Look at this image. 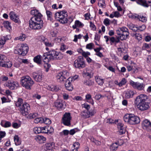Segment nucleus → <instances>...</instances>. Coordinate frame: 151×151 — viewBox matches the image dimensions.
I'll return each mask as SVG.
<instances>
[{
	"label": "nucleus",
	"instance_id": "obj_56",
	"mask_svg": "<svg viewBox=\"0 0 151 151\" xmlns=\"http://www.w3.org/2000/svg\"><path fill=\"white\" fill-rule=\"evenodd\" d=\"M134 53L136 56H137L140 55L141 54V52L140 50H139L138 49H137L134 51Z\"/></svg>",
	"mask_w": 151,
	"mask_h": 151
},
{
	"label": "nucleus",
	"instance_id": "obj_52",
	"mask_svg": "<svg viewBox=\"0 0 151 151\" xmlns=\"http://www.w3.org/2000/svg\"><path fill=\"white\" fill-rule=\"evenodd\" d=\"M57 55L55 59L60 60L63 58V55L62 53L60 52H57Z\"/></svg>",
	"mask_w": 151,
	"mask_h": 151
},
{
	"label": "nucleus",
	"instance_id": "obj_4",
	"mask_svg": "<svg viewBox=\"0 0 151 151\" xmlns=\"http://www.w3.org/2000/svg\"><path fill=\"white\" fill-rule=\"evenodd\" d=\"M124 121L130 124H139L140 122L139 117L133 114H127L123 117Z\"/></svg>",
	"mask_w": 151,
	"mask_h": 151
},
{
	"label": "nucleus",
	"instance_id": "obj_12",
	"mask_svg": "<svg viewBox=\"0 0 151 151\" xmlns=\"http://www.w3.org/2000/svg\"><path fill=\"white\" fill-rule=\"evenodd\" d=\"M30 109L29 105L27 103L23 104L19 109V110L23 115H27Z\"/></svg>",
	"mask_w": 151,
	"mask_h": 151
},
{
	"label": "nucleus",
	"instance_id": "obj_22",
	"mask_svg": "<svg viewBox=\"0 0 151 151\" xmlns=\"http://www.w3.org/2000/svg\"><path fill=\"white\" fill-rule=\"evenodd\" d=\"M63 101L60 100H57L55 103V106L58 109L63 107Z\"/></svg>",
	"mask_w": 151,
	"mask_h": 151
},
{
	"label": "nucleus",
	"instance_id": "obj_38",
	"mask_svg": "<svg viewBox=\"0 0 151 151\" xmlns=\"http://www.w3.org/2000/svg\"><path fill=\"white\" fill-rule=\"evenodd\" d=\"M26 36L24 34H22L21 35L18 37L15 38L17 40H19L21 41L24 40L26 38Z\"/></svg>",
	"mask_w": 151,
	"mask_h": 151
},
{
	"label": "nucleus",
	"instance_id": "obj_45",
	"mask_svg": "<svg viewBox=\"0 0 151 151\" xmlns=\"http://www.w3.org/2000/svg\"><path fill=\"white\" fill-rule=\"evenodd\" d=\"M94 45L92 43H91L87 44L86 46V48L87 49L91 50L94 47Z\"/></svg>",
	"mask_w": 151,
	"mask_h": 151
},
{
	"label": "nucleus",
	"instance_id": "obj_60",
	"mask_svg": "<svg viewBox=\"0 0 151 151\" xmlns=\"http://www.w3.org/2000/svg\"><path fill=\"white\" fill-rule=\"evenodd\" d=\"M110 20L108 18H106L104 22V24L106 26H108L110 24Z\"/></svg>",
	"mask_w": 151,
	"mask_h": 151
},
{
	"label": "nucleus",
	"instance_id": "obj_53",
	"mask_svg": "<svg viewBox=\"0 0 151 151\" xmlns=\"http://www.w3.org/2000/svg\"><path fill=\"white\" fill-rule=\"evenodd\" d=\"M126 80L124 78H123L121 81L119 82V86H122L124 85L126 83Z\"/></svg>",
	"mask_w": 151,
	"mask_h": 151
},
{
	"label": "nucleus",
	"instance_id": "obj_46",
	"mask_svg": "<svg viewBox=\"0 0 151 151\" xmlns=\"http://www.w3.org/2000/svg\"><path fill=\"white\" fill-rule=\"evenodd\" d=\"M3 25L4 27L7 29H8L9 28H11V26L10 23L8 21L4 22L3 23Z\"/></svg>",
	"mask_w": 151,
	"mask_h": 151
},
{
	"label": "nucleus",
	"instance_id": "obj_40",
	"mask_svg": "<svg viewBox=\"0 0 151 151\" xmlns=\"http://www.w3.org/2000/svg\"><path fill=\"white\" fill-rule=\"evenodd\" d=\"M93 82L91 80H88L85 81L83 83L85 85L91 86L93 84Z\"/></svg>",
	"mask_w": 151,
	"mask_h": 151
},
{
	"label": "nucleus",
	"instance_id": "obj_48",
	"mask_svg": "<svg viewBox=\"0 0 151 151\" xmlns=\"http://www.w3.org/2000/svg\"><path fill=\"white\" fill-rule=\"evenodd\" d=\"M43 120L42 123H44L45 124H49L51 123V121L49 118H43Z\"/></svg>",
	"mask_w": 151,
	"mask_h": 151
},
{
	"label": "nucleus",
	"instance_id": "obj_30",
	"mask_svg": "<svg viewBox=\"0 0 151 151\" xmlns=\"http://www.w3.org/2000/svg\"><path fill=\"white\" fill-rule=\"evenodd\" d=\"M142 49L143 50H146L148 53L151 52V50L150 48V45L147 43H144L142 47Z\"/></svg>",
	"mask_w": 151,
	"mask_h": 151
},
{
	"label": "nucleus",
	"instance_id": "obj_55",
	"mask_svg": "<svg viewBox=\"0 0 151 151\" xmlns=\"http://www.w3.org/2000/svg\"><path fill=\"white\" fill-rule=\"evenodd\" d=\"M65 20L66 21V23H70L73 21V17L71 16L69 17H68V19L67 18V17H66V19Z\"/></svg>",
	"mask_w": 151,
	"mask_h": 151
},
{
	"label": "nucleus",
	"instance_id": "obj_26",
	"mask_svg": "<svg viewBox=\"0 0 151 151\" xmlns=\"http://www.w3.org/2000/svg\"><path fill=\"white\" fill-rule=\"evenodd\" d=\"M122 10H118L119 12L115 11L113 12L111 14L109 17L111 18H113L114 17H118L121 16L120 13L122 12Z\"/></svg>",
	"mask_w": 151,
	"mask_h": 151
},
{
	"label": "nucleus",
	"instance_id": "obj_54",
	"mask_svg": "<svg viewBox=\"0 0 151 151\" xmlns=\"http://www.w3.org/2000/svg\"><path fill=\"white\" fill-rule=\"evenodd\" d=\"M46 130H47V133H51L53 132L54 130L53 128L51 126H47Z\"/></svg>",
	"mask_w": 151,
	"mask_h": 151
},
{
	"label": "nucleus",
	"instance_id": "obj_41",
	"mask_svg": "<svg viewBox=\"0 0 151 151\" xmlns=\"http://www.w3.org/2000/svg\"><path fill=\"white\" fill-rule=\"evenodd\" d=\"M23 100L21 98H19L17 101L16 103V106L17 107H20L22 106L21 104H22Z\"/></svg>",
	"mask_w": 151,
	"mask_h": 151
},
{
	"label": "nucleus",
	"instance_id": "obj_24",
	"mask_svg": "<svg viewBox=\"0 0 151 151\" xmlns=\"http://www.w3.org/2000/svg\"><path fill=\"white\" fill-rule=\"evenodd\" d=\"M42 58L43 60L42 56L40 55H37L33 59L34 61L38 65L41 64L42 63L41 59Z\"/></svg>",
	"mask_w": 151,
	"mask_h": 151
},
{
	"label": "nucleus",
	"instance_id": "obj_11",
	"mask_svg": "<svg viewBox=\"0 0 151 151\" xmlns=\"http://www.w3.org/2000/svg\"><path fill=\"white\" fill-rule=\"evenodd\" d=\"M130 85L134 89H137L139 91L143 90L145 85L142 83H139L138 82H135L132 81H130Z\"/></svg>",
	"mask_w": 151,
	"mask_h": 151
},
{
	"label": "nucleus",
	"instance_id": "obj_33",
	"mask_svg": "<svg viewBox=\"0 0 151 151\" xmlns=\"http://www.w3.org/2000/svg\"><path fill=\"white\" fill-rule=\"evenodd\" d=\"M48 89L52 91H57L58 90V88L55 85H51L48 86Z\"/></svg>",
	"mask_w": 151,
	"mask_h": 151
},
{
	"label": "nucleus",
	"instance_id": "obj_1",
	"mask_svg": "<svg viewBox=\"0 0 151 151\" xmlns=\"http://www.w3.org/2000/svg\"><path fill=\"white\" fill-rule=\"evenodd\" d=\"M149 101L148 96L144 94H141L136 97L134 102L139 110L144 111L150 108Z\"/></svg>",
	"mask_w": 151,
	"mask_h": 151
},
{
	"label": "nucleus",
	"instance_id": "obj_31",
	"mask_svg": "<svg viewBox=\"0 0 151 151\" xmlns=\"http://www.w3.org/2000/svg\"><path fill=\"white\" fill-rule=\"evenodd\" d=\"M11 124L10 122L6 121H2L1 123V126L6 128L10 127Z\"/></svg>",
	"mask_w": 151,
	"mask_h": 151
},
{
	"label": "nucleus",
	"instance_id": "obj_16",
	"mask_svg": "<svg viewBox=\"0 0 151 151\" xmlns=\"http://www.w3.org/2000/svg\"><path fill=\"white\" fill-rule=\"evenodd\" d=\"M95 113L96 112L94 111L91 112L83 111L81 112V115L84 118H87L93 116Z\"/></svg>",
	"mask_w": 151,
	"mask_h": 151
},
{
	"label": "nucleus",
	"instance_id": "obj_27",
	"mask_svg": "<svg viewBox=\"0 0 151 151\" xmlns=\"http://www.w3.org/2000/svg\"><path fill=\"white\" fill-rule=\"evenodd\" d=\"M85 99L86 101L91 104L93 105L94 102L92 98L91 95L90 94H87L85 96Z\"/></svg>",
	"mask_w": 151,
	"mask_h": 151
},
{
	"label": "nucleus",
	"instance_id": "obj_29",
	"mask_svg": "<svg viewBox=\"0 0 151 151\" xmlns=\"http://www.w3.org/2000/svg\"><path fill=\"white\" fill-rule=\"evenodd\" d=\"M119 145H121L119 143V141L113 143L111 145L110 149L112 150H116L117 149Z\"/></svg>",
	"mask_w": 151,
	"mask_h": 151
},
{
	"label": "nucleus",
	"instance_id": "obj_7",
	"mask_svg": "<svg viewBox=\"0 0 151 151\" xmlns=\"http://www.w3.org/2000/svg\"><path fill=\"white\" fill-rule=\"evenodd\" d=\"M12 65L11 61L4 55H0V66L7 68H10Z\"/></svg>",
	"mask_w": 151,
	"mask_h": 151
},
{
	"label": "nucleus",
	"instance_id": "obj_10",
	"mask_svg": "<svg viewBox=\"0 0 151 151\" xmlns=\"http://www.w3.org/2000/svg\"><path fill=\"white\" fill-rule=\"evenodd\" d=\"M72 117L69 112H65L62 118L63 123L65 125L69 126L70 125Z\"/></svg>",
	"mask_w": 151,
	"mask_h": 151
},
{
	"label": "nucleus",
	"instance_id": "obj_44",
	"mask_svg": "<svg viewBox=\"0 0 151 151\" xmlns=\"http://www.w3.org/2000/svg\"><path fill=\"white\" fill-rule=\"evenodd\" d=\"M43 120V118H36L35 119L34 122L35 123H42Z\"/></svg>",
	"mask_w": 151,
	"mask_h": 151
},
{
	"label": "nucleus",
	"instance_id": "obj_36",
	"mask_svg": "<svg viewBox=\"0 0 151 151\" xmlns=\"http://www.w3.org/2000/svg\"><path fill=\"white\" fill-rule=\"evenodd\" d=\"M95 80L96 83L99 85H102L104 82V81L103 79L101 78L100 77H95Z\"/></svg>",
	"mask_w": 151,
	"mask_h": 151
},
{
	"label": "nucleus",
	"instance_id": "obj_28",
	"mask_svg": "<svg viewBox=\"0 0 151 151\" xmlns=\"http://www.w3.org/2000/svg\"><path fill=\"white\" fill-rule=\"evenodd\" d=\"M42 42L46 46L48 47H52L54 45L53 43H51L48 41V40L44 37L42 39Z\"/></svg>",
	"mask_w": 151,
	"mask_h": 151
},
{
	"label": "nucleus",
	"instance_id": "obj_25",
	"mask_svg": "<svg viewBox=\"0 0 151 151\" xmlns=\"http://www.w3.org/2000/svg\"><path fill=\"white\" fill-rule=\"evenodd\" d=\"M30 13L32 15H34V17H36L37 18H40L41 19L42 15L40 12H39L38 10H31Z\"/></svg>",
	"mask_w": 151,
	"mask_h": 151
},
{
	"label": "nucleus",
	"instance_id": "obj_23",
	"mask_svg": "<svg viewBox=\"0 0 151 151\" xmlns=\"http://www.w3.org/2000/svg\"><path fill=\"white\" fill-rule=\"evenodd\" d=\"M33 77L34 79L37 81H41L42 79V75L36 73H33Z\"/></svg>",
	"mask_w": 151,
	"mask_h": 151
},
{
	"label": "nucleus",
	"instance_id": "obj_21",
	"mask_svg": "<svg viewBox=\"0 0 151 151\" xmlns=\"http://www.w3.org/2000/svg\"><path fill=\"white\" fill-rule=\"evenodd\" d=\"M124 96L126 99H129L133 97L134 92L132 90H127L125 91L124 94Z\"/></svg>",
	"mask_w": 151,
	"mask_h": 151
},
{
	"label": "nucleus",
	"instance_id": "obj_9",
	"mask_svg": "<svg viewBox=\"0 0 151 151\" xmlns=\"http://www.w3.org/2000/svg\"><path fill=\"white\" fill-rule=\"evenodd\" d=\"M68 76V73L65 70L58 73L56 76V78L58 82H62L65 80Z\"/></svg>",
	"mask_w": 151,
	"mask_h": 151
},
{
	"label": "nucleus",
	"instance_id": "obj_2",
	"mask_svg": "<svg viewBox=\"0 0 151 151\" xmlns=\"http://www.w3.org/2000/svg\"><path fill=\"white\" fill-rule=\"evenodd\" d=\"M57 52L54 50H52L48 52L44 53L43 54V61L45 63L44 66L45 68L46 72L48 71L50 66V65L48 64V63L50 60L55 59L57 55Z\"/></svg>",
	"mask_w": 151,
	"mask_h": 151
},
{
	"label": "nucleus",
	"instance_id": "obj_59",
	"mask_svg": "<svg viewBox=\"0 0 151 151\" xmlns=\"http://www.w3.org/2000/svg\"><path fill=\"white\" fill-rule=\"evenodd\" d=\"M82 37V35L81 34H79L78 35H75L74 36V39L73 40V41L75 42L77 41V40L78 39H81Z\"/></svg>",
	"mask_w": 151,
	"mask_h": 151
},
{
	"label": "nucleus",
	"instance_id": "obj_17",
	"mask_svg": "<svg viewBox=\"0 0 151 151\" xmlns=\"http://www.w3.org/2000/svg\"><path fill=\"white\" fill-rule=\"evenodd\" d=\"M9 16L11 19L14 21L15 22L19 23L20 22L18 16L13 11L10 12Z\"/></svg>",
	"mask_w": 151,
	"mask_h": 151
},
{
	"label": "nucleus",
	"instance_id": "obj_15",
	"mask_svg": "<svg viewBox=\"0 0 151 151\" xmlns=\"http://www.w3.org/2000/svg\"><path fill=\"white\" fill-rule=\"evenodd\" d=\"M6 84L7 86L12 90L16 88L19 85L18 83L16 81H9Z\"/></svg>",
	"mask_w": 151,
	"mask_h": 151
},
{
	"label": "nucleus",
	"instance_id": "obj_3",
	"mask_svg": "<svg viewBox=\"0 0 151 151\" xmlns=\"http://www.w3.org/2000/svg\"><path fill=\"white\" fill-rule=\"evenodd\" d=\"M43 22L40 18L33 17L31 18L29 21L30 27L33 29L39 30L43 26Z\"/></svg>",
	"mask_w": 151,
	"mask_h": 151
},
{
	"label": "nucleus",
	"instance_id": "obj_43",
	"mask_svg": "<svg viewBox=\"0 0 151 151\" xmlns=\"http://www.w3.org/2000/svg\"><path fill=\"white\" fill-rule=\"evenodd\" d=\"M34 131L36 134L41 133L42 132L41 128L40 127H35L34 129Z\"/></svg>",
	"mask_w": 151,
	"mask_h": 151
},
{
	"label": "nucleus",
	"instance_id": "obj_34",
	"mask_svg": "<svg viewBox=\"0 0 151 151\" xmlns=\"http://www.w3.org/2000/svg\"><path fill=\"white\" fill-rule=\"evenodd\" d=\"M120 30V28L116 30V33L119 35V37L122 40H125V37L123 35V34H122Z\"/></svg>",
	"mask_w": 151,
	"mask_h": 151
},
{
	"label": "nucleus",
	"instance_id": "obj_42",
	"mask_svg": "<svg viewBox=\"0 0 151 151\" xmlns=\"http://www.w3.org/2000/svg\"><path fill=\"white\" fill-rule=\"evenodd\" d=\"M46 13L47 17L48 19L51 21L52 19V13L49 10H47Z\"/></svg>",
	"mask_w": 151,
	"mask_h": 151
},
{
	"label": "nucleus",
	"instance_id": "obj_51",
	"mask_svg": "<svg viewBox=\"0 0 151 151\" xmlns=\"http://www.w3.org/2000/svg\"><path fill=\"white\" fill-rule=\"evenodd\" d=\"M75 23L77 27H81L84 26L83 24L78 20L76 21Z\"/></svg>",
	"mask_w": 151,
	"mask_h": 151
},
{
	"label": "nucleus",
	"instance_id": "obj_63",
	"mask_svg": "<svg viewBox=\"0 0 151 151\" xmlns=\"http://www.w3.org/2000/svg\"><path fill=\"white\" fill-rule=\"evenodd\" d=\"M45 145L47 148L50 147H53L54 146V143L53 142L48 143L45 144Z\"/></svg>",
	"mask_w": 151,
	"mask_h": 151
},
{
	"label": "nucleus",
	"instance_id": "obj_6",
	"mask_svg": "<svg viewBox=\"0 0 151 151\" xmlns=\"http://www.w3.org/2000/svg\"><path fill=\"white\" fill-rule=\"evenodd\" d=\"M29 47L27 44L18 45L15 49L14 52L15 54L24 56L27 53Z\"/></svg>",
	"mask_w": 151,
	"mask_h": 151
},
{
	"label": "nucleus",
	"instance_id": "obj_61",
	"mask_svg": "<svg viewBox=\"0 0 151 151\" xmlns=\"http://www.w3.org/2000/svg\"><path fill=\"white\" fill-rule=\"evenodd\" d=\"M71 81H72V79L71 77H69L66 81L65 85H67L68 86L69 85H71Z\"/></svg>",
	"mask_w": 151,
	"mask_h": 151
},
{
	"label": "nucleus",
	"instance_id": "obj_47",
	"mask_svg": "<svg viewBox=\"0 0 151 151\" xmlns=\"http://www.w3.org/2000/svg\"><path fill=\"white\" fill-rule=\"evenodd\" d=\"M7 40L6 37H3L0 38V45H4L6 41V40Z\"/></svg>",
	"mask_w": 151,
	"mask_h": 151
},
{
	"label": "nucleus",
	"instance_id": "obj_8",
	"mask_svg": "<svg viewBox=\"0 0 151 151\" xmlns=\"http://www.w3.org/2000/svg\"><path fill=\"white\" fill-rule=\"evenodd\" d=\"M56 17L59 19V21L62 24H65L66 21L65 20L66 17L68 16L67 12L65 10H63L60 12L56 13L55 14Z\"/></svg>",
	"mask_w": 151,
	"mask_h": 151
},
{
	"label": "nucleus",
	"instance_id": "obj_50",
	"mask_svg": "<svg viewBox=\"0 0 151 151\" xmlns=\"http://www.w3.org/2000/svg\"><path fill=\"white\" fill-rule=\"evenodd\" d=\"M98 5L102 8H104L105 6V0H100L98 1Z\"/></svg>",
	"mask_w": 151,
	"mask_h": 151
},
{
	"label": "nucleus",
	"instance_id": "obj_49",
	"mask_svg": "<svg viewBox=\"0 0 151 151\" xmlns=\"http://www.w3.org/2000/svg\"><path fill=\"white\" fill-rule=\"evenodd\" d=\"M81 54L85 58H87L88 55H90V52H85L84 51L82 50H81Z\"/></svg>",
	"mask_w": 151,
	"mask_h": 151
},
{
	"label": "nucleus",
	"instance_id": "obj_13",
	"mask_svg": "<svg viewBox=\"0 0 151 151\" xmlns=\"http://www.w3.org/2000/svg\"><path fill=\"white\" fill-rule=\"evenodd\" d=\"M74 65L76 68H82L85 67V64L82 57H79L74 62Z\"/></svg>",
	"mask_w": 151,
	"mask_h": 151
},
{
	"label": "nucleus",
	"instance_id": "obj_14",
	"mask_svg": "<svg viewBox=\"0 0 151 151\" xmlns=\"http://www.w3.org/2000/svg\"><path fill=\"white\" fill-rule=\"evenodd\" d=\"M142 126L143 129L148 131H151V122L148 120H144L142 122Z\"/></svg>",
	"mask_w": 151,
	"mask_h": 151
},
{
	"label": "nucleus",
	"instance_id": "obj_18",
	"mask_svg": "<svg viewBox=\"0 0 151 151\" xmlns=\"http://www.w3.org/2000/svg\"><path fill=\"white\" fill-rule=\"evenodd\" d=\"M35 140L39 144H42L45 142L46 138L43 136L37 135L34 137Z\"/></svg>",
	"mask_w": 151,
	"mask_h": 151
},
{
	"label": "nucleus",
	"instance_id": "obj_32",
	"mask_svg": "<svg viewBox=\"0 0 151 151\" xmlns=\"http://www.w3.org/2000/svg\"><path fill=\"white\" fill-rule=\"evenodd\" d=\"M14 138L15 144L16 145H18L21 144V141L18 135H15L14 137Z\"/></svg>",
	"mask_w": 151,
	"mask_h": 151
},
{
	"label": "nucleus",
	"instance_id": "obj_35",
	"mask_svg": "<svg viewBox=\"0 0 151 151\" xmlns=\"http://www.w3.org/2000/svg\"><path fill=\"white\" fill-rule=\"evenodd\" d=\"M137 19L142 22H145L147 21V18L146 17L142 15H139Z\"/></svg>",
	"mask_w": 151,
	"mask_h": 151
},
{
	"label": "nucleus",
	"instance_id": "obj_20",
	"mask_svg": "<svg viewBox=\"0 0 151 151\" xmlns=\"http://www.w3.org/2000/svg\"><path fill=\"white\" fill-rule=\"evenodd\" d=\"M123 126V124L122 123H119L117 124V128L118 129V132L119 134H123L125 132V129Z\"/></svg>",
	"mask_w": 151,
	"mask_h": 151
},
{
	"label": "nucleus",
	"instance_id": "obj_57",
	"mask_svg": "<svg viewBox=\"0 0 151 151\" xmlns=\"http://www.w3.org/2000/svg\"><path fill=\"white\" fill-rule=\"evenodd\" d=\"M146 28V26L145 25H142L141 26L138 27V31H143Z\"/></svg>",
	"mask_w": 151,
	"mask_h": 151
},
{
	"label": "nucleus",
	"instance_id": "obj_37",
	"mask_svg": "<svg viewBox=\"0 0 151 151\" xmlns=\"http://www.w3.org/2000/svg\"><path fill=\"white\" fill-rule=\"evenodd\" d=\"M129 27L130 29L133 30L134 31L136 32L138 31V27L132 24H130L129 25Z\"/></svg>",
	"mask_w": 151,
	"mask_h": 151
},
{
	"label": "nucleus",
	"instance_id": "obj_64",
	"mask_svg": "<svg viewBox=\"0 0 151 151\" xmlns=\"http://www.w3.org/2000/svg\"><path fill=\"white\" fill-rule=\"evenodd\" d=\"M65 87L67 90L69 91H71L73 89V88L71 85H65Z\"/></svg>",
	"mask_w": 151,
	"mask_h": 151
},
{
	"label": "nucleus",
	"instance_id": "obj_58",
	"mask_svg": "<svg viewBox=\"0 0 151 151\" xmlns=\"http://www.w3.org/2000/svg\"><path fill=\"white\" fill-rule=\"evenodd\" d=\"M73 99L74 101H79L82 100L83 98L81 96H75L73 98Z\"/></svg>",
	"mask_w": 151,
	"mask_h": 151
},
{
	"label": "nucleus",
	"instance_id": "obj_19",
	"mask_svg": "<svg viewBox=\"0 0 151 151\" xmlns=\"http://www.w3.org/2000/svg\"><path fill=\"white\" fill-rule=\"evenodd\" d=\"M122 34H123V35L125 37V40L128 37L129 33L128 29L125 27L120 28L119 30Z\"/></svg>",
	"mask_w": 151,
	"mask_h": 151
},
{
	"label": "nucleus",
	"instance_id": "obj_39",
	"mask_svg": "<svg viewBox=\"0 0 151 151\" xmlns=\"http://www.w3.org/2000/svg\"><path fill=\"white\" fill-rule=\"evenodd\" d=\"M38 116V114L37 113H30L27 116V117L30 119H31L35 118Z\"/></svg>",
	"mask_w": 151,
	"mask_h": 151
},
{
	"label": "nucleus",
	"instance_id": "obj_62",
	"mask_svg": "<svg viewBox=\"0 0 151 151\" xmlns=\"http://www.w3.org/2000/svg\"><path fill=\"white\" fill-rule=\"evenodd\" d=\"M90 27L91 28V29L93 30H95L96 29V27L95 25L91 22H90Z\"/></svg>",
	"mask_w": 151,
	"mask_h": 151
},
{
	"label": "nucleus",
	"instance_id": "obj_5",
	"mask_svg": "<svg viewBox=\"0 0 151 151\" xmlns=\"http://www.w3.org/2000/svg\"><path fill=\"white\" fill-rule=\"evenodd\" d=\"M20 81L22 86L29 90L31 89V87L34 84V82L31 78L28 76L22 77Z\"/></svg>",
	"mask_w": 151,
	"mask_h": 151
}]
</instances>
